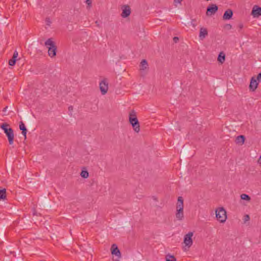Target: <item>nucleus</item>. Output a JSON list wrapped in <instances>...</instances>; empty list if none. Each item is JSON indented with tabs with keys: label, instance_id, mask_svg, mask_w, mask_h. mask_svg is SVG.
<instances>
[{
	"label": "nucleus",
	"instance_id": "obj_19",
	"mask_svg": "<svg viewBox=\"0 0 261 261\" xmlns=\"http://www.w3.org/2000/svg\"><path fill=\"white\" fill-rule=\"evenodd\" d=\"M148 63L146 60H142L140 65V70H144L147 68Z\"/></svg>",
	"mask_w": 261,
	"mask_h": 261
},
{
	"label": "nucleus",
	"instance_id": "obj_6",
	"mask_svg": "<svg viewBox=\"0 0 261 261\" xmlns=\"http://www.w3.org/2000/svg\"><path fill=\"white\" fill-rule=\"evenodd\" d=\"M130 123L132 124L134 130L136 133L140 132V124L137 118H130L129 120Z\"/></svg>",
	"mask_w": 261,
	"mask_h": 261
},
{
	"label": "nucleus",
	"instance_id": "obj_14",
	"mask_svg": "<svg viewBox=\"0 0 261 261\" xmlns=\"http://www.w3.org/2000/svg\"><path fill=\"white\" fill-rule=\"evenodd\" d=\"M19 128L22 130V134L24 136V139H26L27 129L26 128L25 125L22 121H20L19 123Z\"/></svg>",
	"mask_w": 261,
	"mask_h": 261
},
{
	"label": "nucleus",
	"instance_id": "obj_26",
	"mask_svg": "<svg viewBox=\"0 0 261 261\" xmlns=\"http://www.w3.org/2000/svg\"><path fill=\"white\" fill-rule=\"evenodd\" d=\"M176 210L184 211V204L177 203L176 204Z\"/></svg>",
	"mask_w": 261,
	"mask_h": 261
},
{
	"label": "nucleus",
	"instance_id": "obj_34",
	"mask_svg": "<svg viewBox=\"0 0 261 261\" xmlns=\"http://www.w3.org/2000/svg\"><path fill=\"white\" fill-rule=\"evenodd\" d=\"M179 39L177 37H174L173 38V41L174 42L176 43L178 41Z\"/></svg>",
	"mask_w": 261,
	"mask_h": 261
},
{
	"label": "nucleus",
	"instance_id": "obj_28",
	"mask_svg": "<svg viewBox=\"0 0 261 261\" xmlns=\"http://www.w3.org/2000/svg\"><path fill=\"white\" fill-rule=\"evenodd\" d=\"M18 52H17L16 50H15V51L14 52V54H13V57H13V58H15V59H16V58L18 57Z\"/></svg>",
	"mask_w": 261,
	"mask_h": 261
},
{
	"label": "nucleus",
	"instance_id": "obj_11",
	"mask_svg": "<svg viewBox=\"0 0 261 261\" xmlns=\"http://www.w3.org/2000/svg\"><path fill=\"white\" fill-rule=\"evenodd\" d=\"M233 15V12L231 9L227 10L224 13L223 16V19L224 20H229L232 18Z\"/></svg>",
	"mask_w": 261,
	"mask_h": 261
},
{
	"label": "nucleus",
	"instance_id": "obj_27",
	"mask_svg": "<svg viewBox=\"0 0 261 261\" xmlns=\"http://www.w3.org/2000/svg\"><path fill=\"white\" fill-rule=\"evenodd\" d=\"M177 203L184 204V199L182 197L179 196L178 197Z\"/></svg>",
	"mask_w": 261,
	"mask_h": 261
},
{
	"label": "nucleus",
	"instance_id": "obj_33",
	"mask_svg": "<svg viewBox=\"0 0 261 261\" xmlns=\"http://www.w3.org/2000/svg\"><path fill=\"white\" fill-rule=\"evenodd\" d=\"M46 22L47 23V24L48 25H49L50 23H51V21H50V19L48 18H46Z\"/></svg>",
	"mask_w": 261,
	"mask_h": 261
},
{
	"label": "nucleus",
	"instance_id": "obj_25",
	"mask_svg": "<svg viewBox=\"0 0 261 261\" xmlns=\"http://www.w3.org/2000/svg\"><path fill=\"white\" fill-rule=\"evenodd\" d=\"M16 59L12 57V58L9 61V65L14 66L16 63Z\"/></svg>",
	"mask_w": 261,
	"mask_h": 261
},
{
	"label": "nucleus",
	"instance_id": "obj_29",
	"mask_svg": "<svg viewBox=\"0 0 261 261\" xmlns=\"http://www.w3.org/2000/svg\"><path fill=\"white\" fill-rule=\"evenodd\" d=\"M243 27H244V25H243V23H239L238 25V28L239 29V31L240 32V31L243 28Z\"/></svg>",
	"mask_w": 261,
	"mask_h": 261
},
{
	"label": "nucleus",
	"instance_id": "obj_22",
	"mask_svg": "<svg viewBox=\"0 0 261 261\" xmlns=\"http://www.w3.org/2000/svg\"><path fill=\"white\" fill-rule=\"evenodd\" d=\"M241 198L242 199L245 200L247 201H250L251 199L250 197L248 195L246 194H241Z\"/></svg>",
	"mask_w": 261,
	"mask_h": 261
},
{
	"label": "nucleus",
	"instance_id": "obj_1",
	"mask_svg": "<svg viewBox=\"0 0 261 261\" xmlns=\"http://www.w3.org/2000/svg\"><path fill=\"white\" fill-rule=\"evenodd\" d=\"M1 128L4 131L6 134L10 145L13 144L14 135L12 128L10 127V125L7 123H4L1 125Z\"/></svg>",
	"mask_w": 261,
	"mask_h": 261
},
{
	"label": "nucleus",
	"instance_id": "obj_15",
	"mask_svg": "<svg viewBox=\"0 0 261 261\" xmlns=\"http://www.w3.org/2000/svg\"><path fill=\"white\" fill-rule=\"evenodd\" d=\"M175 217L179 221H182L184 219V211L176 210L175 213Z\"/></svg>",
	"mask_w": 261,
	"mask_h": 261
},
{
	"label": "nucleus",
	"instance_id": "obj_13",
	"mask_svg": "<svg viewBox=\"0 0 261 261\" xmlns=\"http://www.w3.org/2000/svg\"><path fill=\"white\" fill-rule=\"evenodd\" d=\"M57 46H55L53 47H49L48 50V56L51 58H54L56 56L57 54Z\"/></svg>",
	"mask_w": 261,
	"mask_h": 261
},
{
	"label": "nucleus",
	"instance_id": "obj_24",
	"mask_svg": "<svg viewBox=\"0 0 261 261\" xmlns=\"http://www.w3.org/2000/svg\"><path fill=\"white\" fill-rule=\"evenodd\" d=\"M132 118H137L136 115V113L134 110H132L129 114V119Z\"/></svg>",
	"mask_w": 261,
	"mask_h": 261
},
{
	"label": "nucleus",
	"instance_id": "obj_4",
	"mask_svg": "<svg viewBox=\"0 0 261 261\" xmlns=\"http://www.w3.org/2000/svg\"><path fill=\"white\" fill-rule=\"evenodd\" d=\"M111 253L113 255H115L116 256V258H114V261H119L120 258H121V253L119 249L118 248L117 246L114 244L111 246Z\"/></svg>",
	"mask_w": 261,
	"mask_h": 261
},
{
	"label": "nucleus",
	"instance_id": "obj_10",
	"mask_svg": "<svg viewBox=\"0 0 261 261\" xmlns=\"http://www.w3.org/2000/svg\"><path fill=\"white\" fill-rule=\"evenodd\" d=\"M251 14L254 17H258L261 15V8L256 5L254 6L252 10Z\"/></svg>",
	"mask_w": 261,
	"mask_h": 261
},
{
	"label": "nucleus",
	"instance_id": "obj_32",
	"mask_svg": "<svg viewBox=\"0 0 261 261\" xmlns=\"http://www.w3.org/2000/svg\"><path fill=\"white\" fill-rule=\"evenodd\" d=\"M256 78L258 81H261V72L257 75Z\"/></svg>",
	"mask_w": 261,
	"mask_h": 261
},
{
	"label": "nucleus",
	"instance_id": "obj_8",
	"mask_svg": "<svg viewBox=\"0 0 261 261\" xmlns=\"http://www.w3.org/2000/svg\"><path fill=\"white\" fill-rule=\"evenodd\" d=\"M122 12L121 16L123 18H126L130 15L131 13L130 8L128 5H123L122 7Z\"/></svg>",
	"mask_w": 261,
	"mask_h": 261
},
{
	"label": "nucleus",
	"instance_id": "obj_35",
	"mask_svg": "<svg viewBox=\"0 0 261 261\" xmlns=\"http://www.w3.org/2000/svg\"><path fill=\"white\" fill-rule=\"evenodd\" d=\"M86 3L88 5H90L91 4V0H87Z\"/></svg>",
	"mask_w": 261,
	"mask_h": 261
},
{
	"label": "nucleus",
	"instance_id": "obj_37",
	"mask_svg": "<svg viewBox=\"0 0 261 261\" xmlns=\"http://www.w3.org/2000/svg\"><path fill=\"white\" fill-rule=\"evenodd\" d=\"M7 108H8L7 107H6V108H5L3 111H6V109H7Z\"/></svg>",
	"mask_w": 261,
	"mask_h": 261
},
{
	"label": "nucleus",
	"instance_id": "obj_23",
	"mask_svg": "<svg viewBox=\"0 0 261 261\" xmlns=\"http://www.w3.org/2000/svg\"><path fill=\"white\" fill-rule=\"evenodd\" d=\"M81 176L84 178H87L89 176V173L86 170H83L81 173Z\"/></svg>",
	"mask_w": 261,
	"mask_h": 261
},
{
	"label": "nucleus",
	"instance_id": "obj_5",
	"mask_svg": "<svg viewBox=\"0 0 261 261\" xmlns=\"http://www.w3.org/2000/svg\"><path fill=\"white\" fill-rule=\"evenodd\" d=\"M99 88L102 95H105L108 90V82L107 79H103L99 83Z\"/></svg>",
	"mask_w": 261,
	"mask_h": 261
},
{
	"label": "nucleus",
	"instance_id": "obj_3",
	"mask_svg": "<svg viewBox=\"0 0 261 261\" xmlns=\"http://www.w3.org/2000/svg\"><path fill=\"white\" fill-rule=\"evenodd\" d=\"M193 232L190 231L185 235L184 238V243L185 246L183 247L184 250H188L193 244L192 237L193 236Z\"/></svg>",
	"mask_w": 261,
	"mask_h": 261
},
{
	"label": "nucleus",
	"instance_id": "obj_16",
	"mask_svg": "<svg viewBox=\"0 0 261 261\" xmlns=\"http://www.w3.org/2000/svg\"><path fill=\"white\" fill-rule=\"evenodd\" d=\"M44 45L45 46H46L48 48L49 47H54L56 45L55 43L53 41L52 38H49L44 43Z\"/></svg>",
	"mask_w": 261,
	"mask_h": 261
},
{
	"label": "nucleus",
	"instance_id": "obj_30",
	"mask_svg": "<svg viewBox=\"0 0 261 261\" xmlns=\"http://www.w3.org/2000/svg\"><path fill=\"white\" fill-rule=\"evenodd\" d=\"M250 219V217H249V216L248 215H246L245 216H244V222H246V221H249Z\"/></svg>",
	"mask_w": 261,
	"mask_h": 261
},
{
	"label": "nucleus",
	"instance_id": "obj_9",
	"mask_svg": "<svg viewBox=\"0 0 261 261\" xmlns=\"http://www.w3.org/2000/svg\"><path fill=\"white\" fill-rule=\"evenodd\" d=\"M257 79L255 77H252L250 80V83L249 85L250 90L254 91L257 87L258 83L257 82Z\"/></svg>",
	"mask_w": 261,
	"mask_h": 261
},
{
	"label": "nucleus",
	"instance_id": "obj_21",
	"mask_svg": "<svg viewBox=\"0 0 261 261\" xmlns=\"http://www.w3.org/2000/svg\"><path fill=\"white\" fill-rule=\"evenodd\" d=\"M6 197V190L5 189L0 190V200L5 199Z\"/></svg>",
	"mask_w": 261,
	"mask_h": 261
},
{
	"label": "nucleus",
	"instance_id": "obj_7",
	"mask_svg": "<svg viewBox=\"0 0 261 261\" xmlns=\"http://www.w3.org/2000/svg\"><path fill=\"white\" fill-rule=\"evenodd\" d=\"M218 7L216 5L211 4L207 7L206 14L207 16L214 15L218 11Z\"/></svg>",
	"mask_w": 261,
	"mask_h": 261
},
{
	"label": "nucleus",
	"instance_id": "obj_2",
	"mask_svg": "<svg viewBox=\"0 0 261 261\" xmlns=\"http://www.w3.org/2000/svg\"><path fill=\"white\" fill-rule=\"evenodd\" d=\"M216 217L220 223H224L227 219L226 210L223 207H218L215 210Z\"/></svg>",
	"mask_w": 261,
	"mask_h": 261
},
{
	"label": "nucleus",
	"instance_id": "obj_20",
	"mask_svg": "<svg viewBox=\"0 0 261 261\" xmlns=\"http://www.w3.org/2000/svg\"><path fill=\"white\" fill-rule=\"evenodd\" d=\"M166 261H176V259L175 256L170 254H168L165 256Z\"/></svg>",
	"mask_w": 261,
	"mask_h": 261
},
{
	"label": "nucleus",
	"instance_id": "obj_17",
	"mask_svg": "<svg viewBox=\"0 0 261 261\" xmlns=\"http://www.w3.org/2000/svg\"><path fill=\"white\" fill-rule=\"evenodd\" d=\"M245 141V137L243 135L238 136L236 139V142L237 144L242 145L244 144Z\"/></svg>",
	"mask_w": 261,
	"mask_h": 261
},
{
	"label": "nucleus",
	"instance_id": "obj_18",
	"mask_svg": "<svg viewBox=\"0 0 261 261\" xmlns=\"http://www.w3.org/2000/svg\"><path fill=\"white\" fill-rule=\"evenodd\" d=\"M225 60V55L223 52L220 53L218 57V61L221 64H223Z\"/></svg>",
	"mask_w": 261,
	"mask_h": 261
},
{
	"label": "nucleus",
	"instance_id": "obj_31",
	"mask_svg": "<svg viewBox=\"0 0 261 261\" xmlns=\"http://www.w3.org/2000/svg\"><path fill=\"white\" fill-rule=\"evenodd\" d=\"M225 28L227 30H230L232 28V25L230 24H227L225 25Z\"/></svg>",
	"mask_w": 261,
	"mask_h": 261
},
{
	"label": "nucleus",
	"instance_id": "obj_38",
	"mask_svg": "<svg viewBox=\"0 0 261 261\" xmlns=\"http://www.w3.org/2000/svg\"><path fill=\"white\" fill-rule=\"evenodd\" d=\"M95 23H96V24H97V25H99L98 22V21H95Z\"/></svg>",
	"mask_w": 261,
	"mask_h": 261
},
{
	"label": "nucleus",
	"instance_id": "obj_12",
	"mask_svg": "<svg viewBox=\"0 0 261 261\" xmlns=\"http://www.w3.org/2000/svg\"><path fill=\"white\" fill-rule=\"evenodd\" d=\"M208 35L207 30L206 28L201 27L200 29L199 38L201 40L204 39Z\"/></svg>",
	"mask_w": 261,
	"mask_h": 261
},
{
	"label": "nucleus",
	"instance_id": "obj_36",
	"mask_svg": "<svg viewBox=\"0 0 261 261\" xmlns=\"http://www.w3.org/2000/svg\"><path fill=\"white\" fill-rule=\"evenodd\" d=\"M68 110H69V111H72V110H73V107H72V106H70V107H69V108H68Z\"/></svg>",
	"mask_w": 261,
	"mask_h": 261
}]
</instances>
